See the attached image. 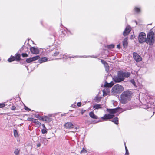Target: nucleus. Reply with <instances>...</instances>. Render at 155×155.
<instances>
[{
	"instance_id": "obj_37",
	"label": "nucleus",
	"mask_w": 155,
	"mask_h": 155,
	"mask_svg": "<svg viewBox=\"0 0 155 155\" xmlns=\"http://www.w3.org/2000/svg\"><path fill=\"white\" fill-rule=\"evenodd\" d=\"M16 107L15 106H12L11 107V110H15Z\"/></svg>"
},
{
	"instance_id": "obj_26",
	"label": "nucleus",
	"mask_w": 155,
	"mask_h": 155,
	"mask_svg": "<svg viewBox=\"0 0 155 155\" xmlns=\"http://www.w3.org/2000/svg\"><path fill=\"white\" fill-rule=\"evenodd\" d=\"M134 10L137 13H139L140 11V9L137 7H136L134 8Z\"/></svg>"
},
{
	"instance_id": "obj_12",
	"label": "nucleus",
	"mask_w": 155,
	"mask_h": 155,
	"mask_svg": "<svg viewBox=\"0 0 155 155\" xmlns=\"http://www.w3.org/2000/svg\"><path fill=\"white\" fill-rule=\"evenodd\" d=\"M131 30V28L130 26H127L125 28L123 32V35L124 36H126L129 34Z\"/></svg>"
},
{
	"instance_id": "obj_28",
	"label": "nucleus",
	"mask_w": 155,
	"mask_h": 155,
	"mask_svg": "<svg viewBox=\"0 0 155 155\" xmlns=\"http://www.w3.org/2000/svg\"><path fill=\"white\" fill-rule=\"evenodd\" d=\"M32 122L34 123L38 124L39 123L37 119L33 118V120H32Z\"/></svg>"
},
{
	"instance_id": "obj_45",
	"label": "nucleus",
	"mask_w": 155,
	"mask_h": 155,
	"mask_svg": "<svg viewBox=\"0 0 155 155\" xmlns=\"http://www.w3.org/2000/svg\"><path fill=\"white\" fill-rule=\"evenodd\" d=\"M39 115H36V116H35V117H36L37 118H39Z\"/></svg>"
},
{
	"instance_id": "obj_8",
	"label": "nucleus",
	"mask_w": 155,
	"mask_h": 155,
	"mask_svg": "<svg viewBox=\"0 0 155 155\" xmlns=\"http://www.w3.org/2000/svg\"><path fill=\"white\" fill-rule=\"evenodd\" d=\"M120 108H118L112 109H107V111L110 114H114L118 111H120Z\"/></svg>"
},
{
	"instance_id": "obj_2",
	"label": "nucleus",
	"mask_w": 155,
	"mask_h": 155,
	"mask_svg": "<svg viewBox=\"0 0 155 155\" xmlns=\"http://www.w3.org/2000/svg\"><path fill=\"white\" fill-rule=\"evenodd\" d=\"M131 94V92L128 91L123 92L120 96L121 103L123 104H125L130 101Z\"/></svg>"
},
{
	"instance_id": "obj_25",
	"label": "nucleus",
	"mask_w": 155,
	"mask_h": 155,
	"mask_svg": "<svg viewBox=\"0 0 155 155\" xmlns=\"http://www.w3.org/2000/svg\"><path fill=\"white\" fill-rule=\"evenodd\" d=\"M101 62L104 65V66L105 65H107L108 64L103 60L101 59Z\"/></svg>"
},
{
	"instance_id": "obj_23",
	"label": "nucleus",
	"mask_w": 155,
	"mask_h": 155,
	"mask_svg": "<svg viewBox=\"0 0 155 155\" xmlns=\"http://www.w3.org/2000/svg\"><path fill=\"white\" fill-rule=\"evenodd\" d=\"M107 47L108 48L111 49L114 48V45L113 44H111L107 45Z\"/></svg>"
},
{
	"instance_id": "obj_18",
	"label": "nucleus",
	"mask_w": 155,
	"mask_h": 155,
	"mask_svg": "<svg viewBox=\"0 0 155 155\" xmlns=\"http://www.w3.org/2000/svg\"><path fill=\"white\" fill-rule=\"evenodd\" d=\"M118 118L117 117H115L112 120H111L113 122H114L116 124H118Z\"/></svg>"
},
{
	"instance_id": "obj_27",
	"label": "nucleus",
	"mask_w": 155,
	"mask_h": 155,
	"mask_svg": "<svg viewBox=\"0 0 155 155\" xmlns=\"http://www.w3.org/2000/svg\"><path fill=\"white\" fill-rule=\"evenodd\" d=\"M124 144H125V150H126V153H125V154L126 155H129V152H128V150L125 145V143H124Z\"/></svg>"
},
{
	"instance_id": "obj_36",
	"label": "nucleus",
	"mask_w": 155,
	"mask_h": 155,
	"mask_svg": "<svg viewBox=\"0 0 155 155\" xmlns=\"http://www.w3.org/2000/svg\"><path fill=\"white\" fill-rule=\"evenodd\" d=\"M86 152V150H85L84 148H83L82 150L81 151V153H85Z\"/></svg>"
},
{
	"instance_id": "obj_4",
	"label": "nucleus",
	"mask_w": 155,
	"mask_h": 155,
	"mask_svg": "<svg viewBox=\"0 0 155 155\" xmlns=\"http://www.w3.org/2000/svg\"><path fill=\"white\" fill-rule=\"evenodd\" d=\"M123 87L118 84L114 85L112 89V93L115 95L120 93L123 90Z\"/></svg>"
},
{
	"instance_id": "obj_3",
	"label": "nucleus",
	"mask_w": 155,
	"mask_h": 155,
	"mask_svg": "<svg viewBox=\"0 0 155 155\" xmlns=\"http://www.w3.org/2000/svg\"><path fill=\"white\" fill-rule=\"evenodd\" d=\"M146 40V43L150 45H153L155 41L154 33L153 31H150L147 34Z\"/></svg>"
},
{
	"instance_id": "obj_33",
	"label": "nucleus",
	"mask_w": 155,
	"mask_h": 155,
	"mask_svg": "<svg viewBox=\"0 0 155 155\" xmlns=\"http://www.w3.org/2000/svg\"><path fill=\"white\" fill-rule=\"evenodd\" d=\"M68 58H71V57H68V56L65 54H64V55H63V58H65V59H67Z\"/></svg>"
},
{
	"instance_id": "obj_13",
	"label": "nucleus",
	"mask_w": 155,
	"mask_h": 155,
	"mask_svg": "<svg viewBox=\"0 0 155 155\" xmlns=\"http://www.w3.org/2000/svg\"><path fill=\"white\" fill-rule=\"evenodd\" d=\"M114 84V83L113 82H111L110 83H107L106 82L105 84L104 85V87H111Z\"/></svg>"
},
{
	"instance_id": "obj_5",
	"label": "nucleus",
	"mask_w": 155,
	"mask_h": 155,
	"mask_svg": "<svg viewBox=\"0 0 155 155\" xmlns=\"http://www.w3.org/2000/svg\"><path fill=\"white\" fill-rule=\"evenodd\" d=\"M138 40L139 42L140 43H142L145 42L146 43L147 40L145 33L141 32L139 34L138 37Z\"/></svg>"
},
{
	"instance_id": "obj_21",
	"label": "nucleus",
	"mask_w": 155,
	"mask_h": 155,
	"mask_svg": "<svg viewBox=\"0 0 155 155\" xmlns=\"http://www.w3.org/2000/svg\"><path fill=\"white\" fill-rule=\"evenodd\" d=\"M14 153L15 155H19L20 153V150L18 149H15L14 151Z\"/></svg>"
},
{
	"instance_id": "obj_41",
	"label": "nucleus",
	"mask_w": 155,
	"mask_h": 155,
	"mask_svg": "<svg viewBox=\"0 0 155 155\" xmlns=\"http://www.w3.org/2000/svg\"><path fill=\"white\" fill-rule=\"evenodd\" d=\"M81 104V102H78L77 104V105L79 107L80 106Z\"/></svg>"
},
{
	"instance_id": "obj_30",
	"label": "nucleus",
	"mask_w": 155,
	"mask_h": 155,
	"mask_svg": "<svg viewBox=\"0 0 155 155\" xmlns=\"http://www.w3.org/2000/svg\"><path fill=\"white\" fill-rule=\"evenodd\" d=\"M59 54V51H56L55 52L54 54L53 55L54 56H58Z\"/></svg>"
},
{
	"instance_id": "obj_1",
	"label": "nucleus",
	"mask_w": 155,
	"mask_h": 155,
	"mask_svg": "<svg viewBox=\"0 0 155 155\" xmlns=\"http://www.w3.org/2000/svg\"><path fill=\"white\" fill-rule=\"evenodd\" d=\"M130 75V72L120 71L118 72L117 76L113 78V80L115 83H119L124 81L125 78L129 77Z\"/></svg>"
},
{
	"instance_id": "obj_32",
	"label": "nucleus",
	"mask_w": 155,
	"mask_h": 155,
	"mask_svg": "<svg viewBox=\"0 0 155 155\" xmlns=\"http://www.w3.org/2000/svg\"><path fill=\"white\" fill-rule=\"evenodd\" d=\"M44 120L46 121H47L48 120H49V118L47 116H45L44 117Z\"/></svg>"
},
{
	"instance_id": "obj_46",
	"label": "nucleus",
	"mask_w": 155,
	"mask_h": 155,
	"mask_svg": "<svg viewBox=\"0 0 155 155\" xmlns=\"http://www.w3.org/2000/svg\"><path fill=\"white\" fill-rule=\"evenodd\" d=\"M103 95H104V90L103 91Z\"/></svg>"
},
{
	"instance_id": "obj_15",
	"label": "nucleus",
	"mask_w": 155,
	"mask_h": 155,
	"mask_svg": "<svg viewBox=\"0 0 155 155\" xmlns=\"http://www.w3.org/2000/svg\"><path fill=\"white\" fill-rule=\"evenodd\" d=\"M48 59L47 58L44 57L41 58L39 60V62L42 63L46 61H47Z\"/></svg>"
},
{
	"instance_id": "obj_38",
	"label": "nucleus",
	"mask_w": 155,
	"mask_h": 155,
	"mask_svg": "<svg viewBox=\"0 0 155 155\" xmlns=\"http://www.w3.org/2000/svg\"><path fill=\"white\" fill-rule=\"evenodd\" d=\"M39 119L41 120H44V117H43L40 116H39Z\"/></svg>"
},
{
	"instance_id": "obj_16",
	"label": "nucleus",
	"mask_w": 155,
	"mask_h": 155,
	"mask_svg": "<svg viewBox=\"0 0 155 155\" xmlns=\"http://www.w3.org/2000/svg\"><path fill=\"white\" fill-rule=\"evenodd\" d=\"M101 105L100 104H95L93 106V108H94L95 109L101 108Z\"/></svg>"
},
{
	"instance_id": "obj_48",
	"label": "nucleus",
	"mask_w": 155,
	"mask_h": 155,
	"mask_svg": "<svg viewBox=\"0 0 155 155\" xmlns=\"http://www.w3.org/2000/svg\"><path fill=\"white\" fill-rule=\"evenodd\" d=\"M43 126H44V127H45V126L44 125V124H43Z\"/></svg>"
},
{
	"instance_id": "obj_20",
	"label": "nucleus",
	"mask_w": 155,
	"mask_h": 155,
	"mask_svg": "<svg viewBox=\"0 0 155 155\" xmlns=\"http://www.w3.org/2000/svg\"><path fill=\"white\" fill-rule=\"evenodd\" d=\"M15 59V57L12 55L11 57L9 58H8V61L9 62H11L13 61Z\"/></svg>"
},
{
	"instance_id": "obj_40",
	"label": "nucleus",
	"mask_w": 155,
	"mask_h": 155,
	"mask_svg": "<svg viewBox=\"0 0 155 155\" xmlns=\"http://www.w3.org/2000/svg\"><path fill=\"white\" fill-rule=\"evenodd\" d=\"M41 131L43 134H45L47 132V130L45 129H42Z\"/></svg>"
},
{
	"instance_id": "obj_29",
	"label": "nucleus",
	"mask_w": 155,
	"mask_h": 155,
	"mask_svg": "<svg viewBox=\"0 0 155 155\" xmlns=\"http://www.w3.org/2000/svg\"><path fill=\"white\" fill-rule=\"evenodd\" d=\"M130 82H131L133 84L134 86H136L135 81L134 79H132L130 80Z\"/></svg>"
},
{
	"instance_id": "obj_11",
	"label": "nucleus",
	"mask_w": 155,
	"mask_h": 155,
	"mask_svg": "<svg viewBox=\"0 0 155 155\" xmlns=\"http://www.w3.org/2000/svg\"><path fill=\"white\" fill-rule=\"evenodd\" d=\"M30 50L31 52L33 54H39V50L38 48L31 47L30 48Z\"/></svg>"
},
{
	"instance_id": "obj_44",
	"label": "nucleus",
	"mask_w": 155,
	"mask_h": 155,
	"mask_svg": "<svg viewBox=\"0 0 155 155\" xmlns=\"http://www.w3.org/2000/svg\"><path fill=\"white\" fill-rule=\"evenodd\" d=\"M41 146V144L39 143H38L37 145V147H39L40 146Z\"/></svg>"
},
{
	"instance_id": "obj_7",
	"label": "nucleus",
	"mask_w": 155,
	"mask_h": 155,
	"mask_svg": "<svg viewBox=\"0 0 155 155\" xmlns=\"http://www.w3.org/2000/svg\"><path fill=\"white\" fill-rule=\"evenodd\" d=\"M114 117V114H105L103 117H101L102 120H105L113 118Z\"/></svg>"
},
{
	"instance_id": "obj_34",
	"label": "nucleus",
	"mask_w": 155,
	"mask_h": 155,
	"mask_svg": "<svg viewBox=\"0 0 155 155\" xmlns=\"http://www.w3.org/2000/svg\"><path fill=\"white\" fill-rule=\"evenodd\" d=\"M22 56L23 57H27L28 56L27 54L25 53H23L22 54Z\"/></svg>"
},
{
	"instance_id": "obj_14",
	"label": "nucleus",
	"mask_w": 155,
	"mask_h": 155,
	"mask_svg": "<svg viewBox=\"0 0 155 155\" xmlns=\"http://www.w3.org/2000/svg\"><path fill=\"white\" fill-rule=\"evenodd\" d=\"M89 115L91 118L94 119H97L98 117L95 115L93 112H90Z\"/></svg>"
},
{
	"instance_id": "obj_43",
	"label": "nucleus",
	"mask_w": 155,
	"mask_h": 155,
	"mask_svg": "<svg viewBox=\"0 0 155 155\" xmlns=\"http://www.w3.org/2000/svg\"><path fill=\"white\" fill-rule=\"evenodd\" d=\"M43 140H44V141H45V142L46 143L48 141L47 140L45 139V138Z\"/></svg>"
},
{
	"instance_id": "obj_31",
	"label": "nucleus",
	"mask_w": 155,
	"mask_h": 155,
	"mask_svg": "<svg viewBox=\"0 0 155 155\" xmlns=\"http://www.w3.org/2000/svg\"><path fill=\"white\" fill-rule=\"evenodd\" d=\"M24 109L25 110L28 111H30L31 110V109L29 108H28L27 107H26L25 106Z\"/></svg>"
},
{
	"instance_id": "obj_9",
	"label": "nucleus",
	"mask_w": 155,
	"mask_h": 155,
	"mask_svg": "<svg viewBox=\"0 0 155 155\" xmlns=\"http://www.w3.org/2000/svg\"><path fill=\"white\" fill-rule=\"evenodd\" d=\"M133 57L136 62L140 61L142 60V58L136 53L134 52L133 54Z\"/></svg>"
},
{
	"instance_id": "obj_19",
	"label": "nucleus",
	"mask_w": 155,
	"mask_h": 155,
	"mask_svg": "<svg viewBox=\"0 0 155 155\" xmlns=\"http://www.w3.org/2000/svg\"><path fill=\"white\" fill-rule=\"evenodd\" d=\"M14 136L15 137H18V133L16 130H13Z\"/></svg>"
},
{
	"instance_id": "obj_35",
	"label": "nucleus",
	"mask_w": 155,
	"mask_h": 155,
	"mask_svg": "<svg viewBox=\"0 0 155 155\" xmlns=\"http://www.w3.org/2000/svg\"><path fill=\"white\" fill-rule=\"evenodd\" d=\"M5 106V104L4 103H0V108H2Z\"/></svg>"
},
{
	"instance_id": "obj_47",
	"label": "nucleus",
	"mask_w": 155,
	"mask_h": 155,
	"mask_svg": "<svg viewBox=\"0 0 155 155\" xmlns=\"http://www.w3.org/2000/svg\"><path fill=\"white\" fill-rule=\"evenodd\" d=\"M75 129H77V127H76L75 128Z\"/></svg>"
},
{
	"instance_id": "obj_10",
	"label": "nucleus",
	"mask_w": 155,
	"mask_h": 155,
	"mask_svg": "<svg viewBox=\"0 0 155 155\" xmlns=\"http://www.w3.org/2000/svg\"><path fill=\"white\" fill-rule=\"evenodd\" d=\"M40 57L39 56H36L27 59L26 61L28 63H30L31 62L36 60L39 59Z\"/></svg>"
},
{
	"instance_id": "obj_6",
	"label": "nucleus",
	"mask_w": 155,
	"mask_h": 155,
	"mask_svg": "<svg viewBox=\"0 0 155 155\" xmlns=\"http://www.w3.org/2000/svg\"><path fill=\"white\" fill-rule=\"evenodd\" d=\"M74 123L71 122H68L65 123L64 125V127L67 129H71L74 127Z\"/></svg>"
},
{
	"instance_id": "obj_49",
	"label": "nucleus",
	"mask_w": 155,
	"mask_h": 155,
	"mask_svg": "<svg viewBox=\"0 0 155 155\" xmlns=\"http://www.w3.org/2000/svg\"><path fill=\"white\" fill-rule=\"evenodd\" d=\"M43 126H44V127H45V126L44 125V124H43Z\"/></svg>"
},
{
	"instance_id": "obj_42",
	"label": "nucleus",
	"mask_w": 155,
	"mask_h": 155,
	"mask_svg": "<svg viewBox=\"0 0 155 155\" xmlns=\"http://www.w3.org/2000/svg\"><path fill=\"white\" fill-rule=\"evenodd\" d=\"M117 48L118 49H120V44H118V45H117Z\"/></svg>"
},
{
	"instance_id": "obj_39",
	"label": "nucleus",
	"mask_w": 155,
	"mask_h": 155,
	"mask_svg": "<svg viewBox=\"0 0 155 155\" xmlns=\"http://www.w3.org/2000/svg\"><path fill=\"white\" fill-rule=\"evenodd\" d=\"M33 118L31 117H28V118L27 120L28 121H32V120H33Z\"/></svg>"
},
{
	"instance_id": "obj_17",
	"label": "nucleus",
	"mask_w": 155,
	"mask_h": 155,
	"mask_svg": "<svg viewBox=\"0 0 155 155\" xmlns=\"http://www.w3.org/2000/svg\"><path fill=\"white\" fill-rule=\"evenodd\" d=\"M127 42L126 39H124L123 41V46L124 48L127 47Z\"/></svg>"
},
{
	"instance_id": "obj_22",
	"label": "nucleus",
	"mask_w": 155,
	"mask_h": 155,
	"mask_svg": "<svg viewBox=\"0 0 155 155\" xmlns=\"http://www.w3.org/2000/svg\"><path fill=\"white\" fill-rule=\"evenodd\" d=\"M20 55L19 54L17 53L15 55V59L17 60H20Z\"/></svg>"
},
{
	"instance_id": "obj_24",
	"label": "nucleus",
	"mask_w": 155,
	"mask_h": 155,
	"mask_svg": "<svg viewBox=\"0 0 155 155\" xmlns=\"http://www.w3.org/2000/svg\"><path fill=\"white\" fill-rule=\"evenodd\" d=\"M105 68V71L107 72H108V71L109 70V66H108V64L107 65H105L104 66Z\"/></svg>"
}]
</instances>
